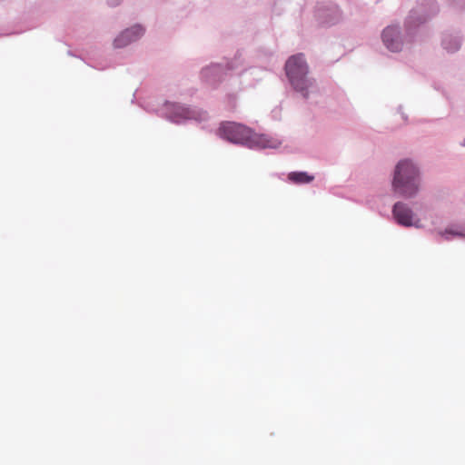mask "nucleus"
<instances>
[{
	"label": "nucleus",
	"mask_w": 465,
	"mask_h": 465,
	"mask_svg": "<svg viewBox=\"0 0 465 465\" xmlns=\"http://www.w3.org/2000/svg\"><path fill=\"white\" fill-rule=\"evenodd\" d=\"M286 75L292 86L303 97L316 89L315 81L308 76L309 67L302 54L291 56L285 64Z\"/></svg>",
	"instance_id": "f257e3e1"
},
{
	"label": "nucleus",
	"mask_w": 465,
	"mask_h": 465,
	"mask_svg": "<svg viewBox=\"0 0 465 465\" xmlns=\"http://www.w3.org/2000/svg\"><path fill=\"white\" fill-rule=\"evenodd\" d=\"M394 191L404 196L412 197L418 191V170L409 161L400 162L395 170L392 183Z\"/></svg>",
	"instance_id": "f03ea898"
},
{
	"label": "nucleus",
	"mask_w": 465,
	"mask_h": 465,
	"mask_svg": "<svg viewBox=\"0 0 465 465\" xmlns=\"http://www.w3.org/2000/svg\"><path fill=\"white\" fill-rule=\"evenodd\" d=\"M220 135L235 143H246L252 138V131L248 127L236 123H224L219 128Z\"/></svg>",
	"instance_id": "7ed1b4c3"
},
{
	"label": "nucleus",
	"mask_w": 465,
	"mask_h": 465,
	"mask_svg": "<svg viewBox=\"0 0 465 465\" xmlns=\"http://www.w3.org/2000/svg\"><path fill=\"white\" fill-rule=\"evenodd\" d=\"M169 117L172 121L179 123L185 119L203 121L207 118V114L205 112L195 111L182 105L173 104Z\"/></svg>",
	"instance_id": "20e7f679"
},
{
	"label": "nucleus",
	"mask_w": 465,
	"mask_h": 465,
	"mask_svg": "<svg viewBox=\"0 0 465 465\" xmlns=\"http://www.w3.org/2000/svg\"><path fill=\"white\" fill-rule=\"evenodd\" d=\"M392 213L399 224L403 226H418L419 221L413 222V213L406 204L402 203H395Z\"/></svg>",
	"instance_id": "39448f33"
},
{
	"label": "nucleus",
	"mask_w": 465,
	"mask_h": 465,
	"mask_svg": "<svg viewBox=\"0 0 465 465\" xmlns=\"http://www.w3.org/2000/svg\"><path fill=\"white\" fill-rule=\"evenodd\" d=\"M382 40L384 45L392 52H398L401 49V40L400 32L396 26H388L383 30Z\"/></svg>",
	"instance_id": "423d86ee"
},
{
	"label": "nucleus",
	"mask_w": 465,
	"mask_h": 465,
	"mask_svg": "<svg viewBox=\"0 0 465 465\" xmlns=\"http://www.w3.org/2000/svg\"><path fill=\"white\" fill-rule=\"evenodd\" d=\"M143 34V29L140 25H134L121 33L114 42L117 48H122L137 40Z\"/></svg>",
	"instance_id": "0eeeda50"
},
{
	"label": "nucleus",
	"mask_w": 465,
	"mask_h": 465,
	"mask_svg": "<svg viewBox=\"0 0 465 465\" xmlns=\"http://www.w3.org/2000/svg\"><path fill=\"white\" fill-rule=\"evenodd\" d=\"M314 177L305 172H292L288 174V180L293 183H309L312 182Z\"/></svg>",
	"instance_id": "6e6552de"
},
{
	"label": "nucleus",
	"mask_w": 465,
	"mask_h": 465,
	"mask_svg": "<svg viewBox=\"0 0 465 465\" xmlns=\"http://www.w3.org/2000/svg\"><path fill=\"white\" fill-rule=\"evenodd\" d=\"M259 143H261L262 144L263 147H276L277 146V143H270L269 141H266L261 137L260 138V141Z\"/></svg>",
	"instance_id": "1a4fd4ad"
},
{
	"label": "nucleus",
	"mask_w": 465,
	"mask_h": 465,
	"mask_svg": "<svg viewBox=\"0 0 465 465\" xmlns=\"http://www.w3.org/2000/svg\"><path fill=\"white\" fill-rule=\"evenodd\" d=\"M460 47V45L458 43L455 44V46L453 47H449V46H446V49L450 52H453V51H456L458 50Z\"/></svg>",
	"instance_id": "9d476101"
},
{
	"label": "nucleus",
	"mask_w": 465,
	"mask_h": 465,
	"mask_svg": "<svg viewBox=\"0 0 465 465\" xmlns=\"http://www.w3.org/2000/svg\"><path fill=\"white\" fill-rule=\"evenodd\" d=\"M120 0H108V3L110 5H118Z\"/></svg>",
	"instance_id": "9b49d317"
},
{
	"label": "nucleus",
	"mask_w": 465,
	"mask_h": 465,
	"mask_svg": "<svg viewBox=\"0 0 465 465\" xmlns=\"http://www.w3.org/2000/svg\"><path fill=\"white\" fill-rule=\"evenodd\" d=\"M452 234H455V235H461V236H465V233H462V232H451Z\"/></svg>",
	"instance_id": "f8f14e48"
},
{
	"label": "nucleus",
	"mask_w": 465,
	"mask_h": 465,
	"mask_svg": "<svg viewBox=\"0 0 465 465\" xmlns=\"http://www.w3.org/2000/svg\"><path fill=\"white\" fill-rule=\"evenodd\" d=\"M464 144H465V139H464Z\"/></svg>",
	"instance_id": "ddd939ff"
}]
</instances>
